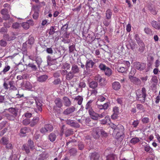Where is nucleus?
I'll return each mask as SVG.
<instances>
[{
  "label": "nucleus",
  "mask_w": 160,
  "mask_h": 160,
  "mask_svg": "<svg viewBox=\"0 0 160 160\" xmlns=\"http://www.w3.org/2000/svg\"><path fill=\"white\" fill-rule=\"evenodd\" d=\"M110 126L113 131L112 135L119 141H122L124 137L123 133L124 128L123 126L121 124L116 125L113 123H111Z\"/></svg>",
  "instance_id": "obj_1"
},
{
  "label": "nucleus",
  "mask_w": 160,
  "mask_h": 160,
  "mask_svg": "<svg viewBox=\"0 0 160 160\" xmlns=\"http://www.w3.org/2000/svg\"><path fill=\"white\" fill-rule=\"evenodd\" d=\"M146 92L145 88H142L141 90H138L136 92L137 99L141 103H144L147 95Z\"/></svg>",
  "instance_id": "obj_2"
},
{
  "label": "nucleus",
  "mask_w": 160,
  "mask_h": 160,
  "mask_svg": "<svg viewBox=\"0 0 160 160\" xmlns=\"http://www.w3.org/2000/svg\"><path fill=\"white\" fill-rule=\"evenodd\" d=\"M53 130V127L50 124H45L44 127H42L40 129V132L43 134H45L52 131Z\"/></svg>",
  "instance_id": "obj_3"
},
{
  "label": "nucleus",
  "mask_w": 160,
  "mask_h": 160,
  "mask_svg": "<svg viewBox=\"0 0 160 160\" xmlns=\"http://www.w3.org/2000/svg\"><path fill=\"white\" fill-rule=\"evenodd\" d=\"M55 105L53 106V110L55 112H59L60 108L62 106V100L59 98H56L54 101Z\"/></svg>",
  "instance_id": "obj_4"
},
{
  "label": "nucleus",
  "mask_w": 160,
  "mask_h": 160,
  "mask_svg": "<svg viewBox=\"0 0 160 160\" xmlns=\"http://www.w3.org/2000/svg\"><path fill=\"white\" fill-rule=\"evenodd\" d=\"M95 63L92 60H88L86 62L85 67L86 68V71L87 72L90 73L91 70L90 69V68H92Z\"/></svg>",
  "instance_id": "obj_5"
},
{
  "label": "nucleus",
  "mask_w": 160,
  "mask_h": 160,
  "mask_svg": "<svg viewBox=\"0 0 160 160\" xmlns=\"http://www.w3.org/2000/svg\"><path fill=\"white\" fill-rule=\"evenodd\" d=\"M135 68L140 71L143 70L145 68V65L142 63L136 62L134 63Z\"/></svg>",
  "instance_id": "obj_6"
},
{
  "label": "nucleus",
  "mask_w": 160,
  "mask_h": 160,
  "mask_svg": "<svg viewBox=\"0 0 160 160\" xmlns=\"http://www.w3.org/2000/svg\"><path fill=\"white\" fill-rule=\"evenodd\" d=\"M76 110V108L73 106L68 108L65 109L63 112V113L65 115H68L72 113Z\"/></svg>",
  "instance_id": "obj_7"
},
{
  "label": "nucleus",
  "mask_w": 160,
  "mask_h": 160,
  "mask_svg": "<svg viewBox=\"0 0 160 160\" xmlns=\"http://www.w3.org/2000/svg\"><path fill=\"white\" fill-rule=\"evenodd\" d=\"M129 78L130 81L138 85L141 83V81L138 78L133 77L129 74Z\"/></svg>",
  "instance_id": "obj_8"
},
{
  "label": "nucleus",
  "mask_w": 160,
  "mask_h": 160,
  "mask_svg": "<svg viewBox=\"0 0 160 160\" xmlns=\"http://www.w3.org/2000/svg\"><path fill=\"white\" fill-rule=\"evenodd\" d=\"M144 144L143 145L144 146V150L145 151L148 152L151 154H152L153 153V151L152 148L148 144L144 142Z\"/></svg>",
  "instance_id": "obj_9"
},
{
  "label": "nucleus",
  "mask_w": 160,
  "mask_h": 160,
  "mask_svg": "<svg viewBox=\"0 0 160 160\" xmlns=\"http://www.w3.org/2000/svg\"><path fill=\"white\" fill-rule=\"evenodd\" d=\"M39 116L34 117L32 120L30 121V126L33 127L38 124L39 121Z\"/></svg>",
  "instance_id": "obj_10"
},
{
  "label": "nucleus",
  "mask_w": 160,
  "mask_h": 160,
  "mask_svg": "<svg viewBox=\"0 0 160 160\" xmlns=\"http://www.w3.org/2000/svg\"><path fill=\"white\" fill-rule=\"evenodd\" d=\"M89 113L92 119L94 120H98V114L95 112L93 110L90 111Z\"/></svg>",
  "instance_id": "obj_11"
},
{
  "label": "nucleus",
  "mask_w": 160,
  "mask_h": 160,
  "mask_svg": "<svg viewBox=\"0 0 160 160\" xmlns=\"http://www.w3.org/2000/svg\"><path fill=\"white\" fill-rule=\"evenodd\" d=\"M89 157L90 160H98L100 156L98 153L94 152L91 153Z\"/></svg>",
  "instance_id": "obj_12"
},
{
  "label": "nucleus",
  "mask_w": 160,
  "mask_h": 160,
  "mask_svg": "<svg viewBox=\"0 0 160 160\" xmlns=\"http://www.w3.org/2000/svg\"><path fill=\"white\" fill-rule=\"evenodd\" d=\"M71 71L74 74L78 73L80 72L79 68L77 65L73 64L72 65Z\"/></svg>",
  "instance_id": "obj_13"
},
{
  "label": "nucleus",
  "mask_w": 160,
  "mask_h": 160,
  "mask_svg": "<svg viewBox=\"0 0 160 160\" xmlns=\"http://www.w3.org/2000/svg\"><path fill=\"white\" fill-rule=\"evenodd\" d=\"M100 130L101 129L98 128L94 129L93 136L94 138H97L99 137L100 134L99 132H100Z\"/></svg>",
  "instance_id": "obj_14"
},
{
  "label": "nucleus",
  "mask_w": 160,
  "mask_h": 160,
  "mask_svg": "<svg viewBox=\"0 0 160 160\" xmlns=\"http://www.w3.org/2000/svg\"><path fill=\"white\" fill-rule=\"evenodd\" d=\"M152 26L156 29H160V22L153 21L151 22Z\"/></svg>",
  "instance_id": "obj_15"
},
{
  "label": "nucleus",
  "mask_w": 160,
  "mask_h": 160,
  "mask_svg": "<svg viewBox=\"0 0 160 160\" xmlns=\"http://www.w3.org/2000/svg\"><path fill=\"white\" fill-rule=\"evenodd\" d=\"M62 99L64 105L66 107H69L71 105V102L70 99L67 97H64Z\"/></svg>",
  "instance_id": "obj_16"
},
{
  "label": "nucleus",
  "mask_w": 160,
  "mask_h": 160,
  "mask_svg": "<svg viewBox=\"0 0 160 160\" xmlns=\"http://www.w3.org/2000/svg\"><path fill=\"white\" fill-rule=\"evenodd\" d=\"M112 88L115 90H118L121 88V85L119 82H114L112 84Z\"/></svg>",
  "instance_id": "obj_17"
},
{
  "label": "nucleus",
  "mask_w": 160,
  "mask_h": 160,
  "mask_svg": "<svg viewBox=\"0 0 160 160\" xmlns=\"http://www.w3.org/2000/svg\"><path fill=\"white\" fill-rule=\"evenodd\" d=\"M66 123L71 126L78 127L79 125L77 123L74 122L72 120L67 119L66 121Z\"/></svg>",
  "instance_id": "obj_18"
},
{
  "label": "nucleus",
  "mask_w": 160,
  "mask_h": 160,
  "mask_svg": "<svg viewBox=\"0 0 160 160\" xmlns=\"http://www.w3.org/2000/svg\"><path fill=\"white\" fill-rule=\"evenodd\" d=\"M48 77L46 75H43L37 77V81L40 82H45L48 78Z\"/></svg>",
  "instance_id": "obj_19"
},
{
  "label": "nucleus",
  "mask_w": 160,
  "mask_h": 160,
  "mask_svg": "<svg viewBox=\"0 0 160 160\" xmlns=\"http://www.w3.org/2000/svg\"><path fill=\"white\" fill-rule=\"evenodd\" d=\"M27 67L30 68L33 71H37L38 69V66L37 67L33 62H30L27 65Z\"/></svg>",
  "instance_id": "obj_20"
},
{
  "label": "nucleus",
  "mask_w": 160,
  "mask_h": 160,
  "mask_svg": "<svg viewBox=\"0 0 160 160\" xmlns=\"http://www.w3.org/2000/svg\"><path fill=\"white\" fill-rule=\"evenodd\" d=\"M9 139L7 137H3L0 140V143L1 144L5 145L8 142H9Z\"/></svg>",
  "instance_id": "obj_21"
},
{
  "label": "nucleus",
  "mask_w": 160,
  "mask_h": 160,
  "mask_svg": "<svg viewBox=\"0 0 160 160\" xmlns=\"http://www.w3.org/2000/svg\"><path fill=\"white\" fill-rule=\"evenodd\" d=\"M112 10L110 9H108L107 10L105 13L106 18L108 19H111L112 15Z\"/></svg>",
  "instance_id": "obj_22"
},
{
  "label": "nucleus",
  "mask_w": 160,
  "mask_h": 160,
  "mask_svg": "<svg viewBox=\"0 0 160 160\" xmlns=\"http://www.w3.org/2000/svg\"><path fill=\"white\" fill-rule=\"evenodd\" d=\"M56 138V135L53 132L51 133L48 136V139L52 142L55 141Z\"/></svg>",
  "instance_id": "obj_23"
},
{
  "label": "nucleus",
  "mask_w": 160,
  "mask_h": 160,
  "mask_svg": "<svg viewBox=\"0 0 160 160\" xmlns=\"http://www.w3.org/2000/svg\"><path fill=\"white\" fill-rule=\"evenodd\" d=\"M35 101L36 105V108L35 109L37 110L36 112H37V110H38V111L41 112L42 110V104L38 100H36Z\"/></svg>",
  "instance_id": "obj_24"
},
{
  "label": "nucleus",
  "mask_w": 160,
  "mask_h": 160,
  "mask_svg": "<svg viewBox=\"0 0 160 160\" xmlns=\"http://www.w3.org/2000/svg\"><path fill=\"white\" fill-rule=\"evenodd\" d=\"M20 136H23L26 133L28 132V128L26 127L22 128L20 129Z\"/></svg>",
  "instance_id": "obj_25"
},
{
  "label": "nucleus",
  "mask_w": 160,
  "mask_h": 160,
  "mask_svg": "<svg viewBox=\"0 0 160 160\" xmlns=\"http://www.w3.org/2000/svg\"><path fill=\"white\" fill-rule=\"evenodd\" d=\"M110 120V117L108 115L106 116L104 119L100 121V123L102 124H106Z\"/></svg>",
  "instance_id": "obj_26"
},
{
  "label": "nucleus",
  "mask_w": 160,
  "mask_h": 160,
  "mask_svg": "<svg viewBox=\"0 0 160 160\" xmlns=\"http://www.w3.org/2000/svg\"><path fill=\"white\" fill-rule=\"evenodd\" d=\"M139 48L138 51L140 53H143L145 49V45L143 42H141L138 44Z\"/></svg>",
  "instance_id": "obj_27"
},
{
  "label": "nucleus",
  "mask_w": 160,
  "mask_h": 160,
  "mask_svg": "<svg viewBox=\"0 0 160 160\" xmlns=\"http://www.w3.org/2000/svg\"><path fill=\"white\" fill-rule=\"evenodd\" d=\"M74 74L71 71L68 72L66 76V79L68 80H71L73 78Z\"/></svg>",
  "instance_id": "obj_28"
},
{
  "label": "nucleus",
  "mask_w": 160,
  "mask_h": 160,
  "mask_svg": "<svg viewBox=\"0 0 160 160\" xmlns=\"http://www.w3.org/2000/svg\"><path fill=\"white\" fill-rule=\"evenodd\" d=\"M36 62L37 63L38 67L39 68L42 62V60L41 58L40 57L38 56H35V60Z\"/></svg>",
  "instance_id": "obj_29"
},
{
  "label": "nucleus",
  "mask_w": 160,
  "mask_h": 160,
  "mask_svg": "<svg viewBox=\"0 0 160 160\" xmlns=\"http://www.w3.org/2000/svg\"><path fill=\"white\" fill-rule=\"evenodd\" d=\"M89 86L90 88L94 89L98 87V83L95 81H92L89 83Z\"/></svg>",
  "instance_id": "obj_30"
},
{
  "label": "nucleus",
  "mask_w": 160,
  "mask_h": 160,
  "mask_svg": "<svg viewBox=\"0 0 160 160\" xmlns=\"http://www.w3.org/2000/svg\"><path fill=\"white\" fill-rule=\"evenodd\" d=\"M8 111L11 113L14 116H16L17 115L18 110L15 108H11L8 109Z\"/></svg>",
  "instance_id": "obj_31"
},
{
  "label": "nucleus",
  "mask_w": 160,
  "mask_h": 160,
  "mask_svg": "<svg viewBox=\"0 0 160 160\" xmlns=\"http://www.w3.org/2000/svg\"><path fill=\"white\" fill-rule=\"evenodd\" d=\"M104 71L105 75L108 76H110L112 74V70L111 69L107 67Z\"/></svg>",
  "instance_id": "obj_32"
},
{
  "label": "nucleus",
  "mask_w": 160,
  "mask_h": 160,
  "mask_svg": "<svg viewBox=\"0 0 160 160\" xmlns=\"http://www.w3.org/2000/svg\"><path fill=\"white\" fill-rule=\"evenodd\" d=\"M92 101H89L88 102L85 106V109L88 110V112L91 110H93L92 107Z\"/></svg>",
  "instance_id": "obj_33"
},
{
  "label": "nucleus",
  "mask_w": 160,
  "mask_h": 160,
  "mask_svg": "<svg viewBox=\"0 0 160 160\" xmlns=\"http://www.w3.org/2000/svg\"><path fill=\"white\" fill-rule=\"evenodd\" d=\"M56 29V27L55 26H51L50 27L49 29L48 30V34L50 35H53L55 32V30Z\"/></svg>",
  "instance_id": "obj_34"
},
{
  "label": "nucleus",
  "mask_w": 160,
  "mask_h": 160,
  "mask_svg": "<svg viewBox=\"0 0 160 160\" xmlns=\"http://www.w3.org/2000/svg\"><path fill=\"white\" fill-rule=\"evenodd\" d=\"M40 6L39 5H33L32 8V12H39Z\"/></svg>",
  "instance_id": "obj_35"
},
{
  "label": "nucleus",
  "mask_w": 160,
  "mask_h": 160,
  "mask_svg": "<svg viewBox=\"0 0 160 160\" xmlns=\"http://www.w3.org/2000/svg\"><path fill=\"white\" fill-rule=\"evenodd\" d=\"M128 69L125 67L118 66L117 68V71L121 72H124L126 71Z\"/></svg>",
  "instance_id": "obj_36"
},
{
  "label": "nucleus",
  "mask_w": 160,
  "mask_h": 160,
  "mask_svg": "<svg viewBox=\"0 0 160 160\" xmlns=\"http://www.w3.org/2000/svg\"><path fill=\"white\" fill-rule=\"evenodd\" d=\"M111 22V19H108L106 18L103 20V23L105 26L108 27L109 26Z\"/></svg>",
  "instance_id": "obj_37"
},
{
  "label": "nucleus",
  "mask_w": 160,
  "mask_h": 160,
  "mask_svg": "<svg viewBox=\"0 0 160 160\" xmlns=\"http://www.w3.org/2000/svg\"><path fill=\"white\" fill-rule=\"evenodd\" d=\"M75 100L78 101V104L80 105L82 103L83 101V98L81 96H78L75 98Z\"/></svg>",
  "instance_id": "obj_38"
},
{
  "label": "nucleus",
  "mask_w": 160,
  "mask_h": 160,
  "mask_svg": "<svg viewBox=\"0 0 160 160\" xmlns=\"http://www.w3.org/2000/svg\"><path fill=\"white\" fill-rule=\"evenodd\" d=\"M130 45L131 47V49L134 50L136 47L137 44L136 43L132 40H131L130 42Z\"/></svg>",
  "instance_id": "obj_39"
},
{
  "label": "nucleus",
  "mask_w": 160,
  "mask_h": 160,
  "mask_svg": "<svg viewBox=\"0 0 160 160\" xmlns=\"http://www.w3.org/2000/svg\"><path fill=\"white\" fill-rule=\"evenodd\" d=\"M27 145L31 149H33L34 146L33 142L30 139L28 140Z\"/></svg>",
  "instance_id": "obj_40"
},
{
  "label": "nucleus",
  "mask_w": 160,
  "mask_h": 160,
  "mask_svg": "<svg viewBox=\"0 0 160 160\" xmlns=\"http://www.w3.org/2000/svg\"><path fill=\"white\" fill-rule=\"evenodd\" d=\"M73 132L71 129H68L66 130L65 134L66 137H68L73 134Z\"/></svg>",
  "instance_id": "obj_41"
},
{
  "label": "nucleus",
  "mask_w": 160,
  "mask_h": 160,
  "mask_svg": "<svg viewBox=\"0 0 160 160\" xmlns=\"http://www.w3.org/2000/svg\"><path fill=\"white\" fill-rule=\"evenodd\" d=\"M114 155L113 154H111L106 156V160H114Z\"/></svg>",
  "instance_id": "obj_42"
},
{
  "label": "nucleus",
  "mask_w": 160,
  "mask_h": 160,
  "mask_svg": "<svg viewBox=\"0 0 160 160\" xmlns=\"http://www.w3.org/2000/svg\"><path fill=\"white\" fill-rule=\"evenodd\" d=\"M69 22H68L66 24L63 25L61 28V32L63 31L64 32H67L69 24Z\"/></svg>",
  "instance_id": "obj_43"
},
{
  "label": "nucleus",
  "mask_w": 160,
  "mask_h": 160,
  "mask_svg": "<svg viewBox=\"0 0 160 160\" xmlns=\"http://www.w3.org/2000/svg\"><path fill=\"white\" fill-rule=\"evenodd\" d=\"M23 148L22 149V150L24 151H25L26 153L28 154L30 152L29 147L27 144L23 145Z\"/></svg>",
  "instance_id": "obj_44"
},
{
  "label": "nucleus",
  "mask_w": 160,
  "mask_h": 160,
  "mask_svg": "<svg viewBox=\"0 0 160 160\" xmlns=\"http://www.w3.org/2000/svg\"><path fill=\"white\" fill-rule=\"evenodd\" d=\"M69 152L71 156H74L76 155L77 151L76 149L72 148L70 150Z\"/></svg>",
  "instance_id": "obj_45"
},
{
  "label": "nucleus",
  "mask_w": 160,
  "mask_h": 160,
  "mask_svg": "<svg viewBox=\"0 0 160 160\" xmlns=\"http://www.w3.org/2000/svg\"><path fill=\"white\" fill-rule=\"evenodd\" d=\"M137 108L140 110V111L144 112L145 111V109L143 106L141 104H137L136 106Z\"/></svg>",
  "instance_id": "obj_46"
},
{
  "label": "nucleus",
  "mask_w": 160,
  "mask_h": 160,
  "mask_svg": "<svg viewBox=\"0 0 160 160\" xmlns=\"http://www.w3.org/2000/svg\"><path fill=\"white\" fill-rule=\"evenodd\" d=\"M10 67L9 66H7L5 67L3 70L0 73V74H1L2 73H3L4 74H5L10 69Z\"/></svg>",
  "instance_id": "obj_47"
},
{
  "label": "nucleus",
  "mask_w": 160,
  "mask_h": 160,
  "mask_svg": "<svg viewBox=\"0 0 160 160\" xmlns=\"http://www.w3.org/2000/svg\"><path fill=\"white\" fill-rule=\"evenodd\" d=\"M12 22V20L11 19L10 21L9 22H4L3 23L4 26L6 28H10L11 26Z\"/></svg>",
  "instance_id": "obj_48"
},
{
  "label": "nucleus",
  "mask_w": 160,
  "mask_h": 160,
  "mask_svg": "<svg viewBox=\"0 0 160 160\" xmlns=\"http://www.w3.org/2000/svg\"><path fill=\"white\" fill-rule=\"evenodd\" d=\"M22 26L25 29H27L29 27V25L27 22H22Z\"/></svg>",
  "instance_id": "obj_49"
},
{
  "label": "nucleus",
  "mask_w": 160,
  "mask_h": 160,
  "mask_svg": "<svg viewBox=\"0 0 160 160\" xmlns=\"http://www.w3.org/2000/svg\"><path fill=\"white\" fill-rule=\"evenodd\" d=\"M31 121L29 119L26 118L22 121V123L24 125H27L29 124H30Z\"/></svg>",
  "instance_id": "obj_50"
},
{
  "label": "nucleus",
  "mask_w": 160,
  "mask_h": 160,
  "mask_svg": "<svg viewBox=\"0 0 160 160\" xmlns=\"http://www.w3.org/2000/svg\"><path fill=\"white\" fill-rule=\"evenodd\" d=\"M134 38L136 40L137 43L138 44L140 43L141 42H143L140 39L139 35L138 34H135L134 36Z\"/></svg>",
  "instance_id": "obj_51"
},
{
  "label": "nucleus",
  "mask_w": 160,
  "mask_h": 160,
  "mask_svg": "<svg viewBox=\"0 0 160 160\" xmlns=\"http://www.w3.org/2000/svg\"><path fill=\"white\" fill-rule=\"evenodd\" d=\"M141 121L143 124H146L149 122V119L147 117L142 118L141 119Z\"/></svg>",
  "instance_id": "obj_52"
},
{
  "label": "nucleus",
  "mask_w": 160,
  "mask_h": 160,
  "mask_svg": "<svg viewBox=\"0 0 160 160\" xmlns=\"http://www.w3.org/2000/svg\"><path fill=\"white\" fill-rule=\"evenodd\" d=\"M100 133L102 136L104 137H107L108 135V133L102 129H101Z\"/></svg>",
  "instance_id": "obj_53"
},
{
  "label": "nucleus",
  "mask_w": 160,
  "mask_h": 160,
  "mask_svg": "<svg viewBox=\"0 0 160 160\" xmlns=\"http://www.w3.org/2000/svg\"><path fill=\"white\" fill-rule=\"evenodd\" d=\"M139 140L138 138H133L131 140L132 143L135 144L139 142Z\"/></svg>",
  "instance_id": "obj_54"
},
{
  "label": "nucleus",
  "mask_w": 160,
  "mask_h": 160,
  "mask_svg": "<svg viewBox=\"0 0 160 160\" xmlns=\"http://www.w3.org/2000/svg\"><path fill=\"white\" fill-rule=\"evenodd\" d=\"M7 45L6 41L5 40L2 39L0 41V45L2 47H5Z\"/></svg>",
  "instance_id": "obj_55"
},
{
  "label": "nucleus",
  "mask_w": 160,
  "mask_h": 160,
  "mask_svg": "<svg viewBox=\"0 0 160 160\" xmlns=\"http://www.w3.org/2000/svg\"><path fill=\"white\" fill-rule=\"evenodd\" d=\"M5 145L6 148L8 149H11L13 148V145L11 143L8 142Z\"/></svg>",
  "instance_id": "obj_56"
},
{
  "label": "nucleus",
  "mask_w": 160,
  "mask_h": 160,
  "mask_svg": "<svg viewBox=\"0 0 160 160\" xmlns=\"http://www.w3.org/2000/svg\"><path fill=\"white\" fill-rule=\"evenodd\" d=\"M123 63L126 66L125 67L127 69H128L130 66V64L128 61H123Z\"/></svg>",
  "instance_id": "obj_57"
},
{
  "label": "nucleus",
  "mask_w": 160,
  "mask_h": 160,
  "mask_svg": "<svg viewBox=\"0 0 160 160\" xmlns=\"http://www.w3.org/2000/svg\"><path fill=\"white\" fill-rule=\"evenodd\" d=\"M106 114V112H104L100 114H98V120L105 117Z\"/></svg>",
  "instance_id": "obj_58"
},
{
  "label": "nucleus",
  "mask_w": 160,
  "mask_h": 160,
  "mask_svg": "<svg viewBox=\"0 0 160 160\" xmlns=\"http://www.w3.org/2000/svg\"><path fill=\"white\" fill-rule=\"evenodd\" d=\"M20 25L17 22H15L13 24L12 27L13 28L17 29L20 27Z\"/></svg>",
  "instance_id": "obj_59"
},
{
  "label": "nucleus",
  "mask_w": 160,
  "mask_h": 160,
  "mask_svg": "<svg viewBox=\"0 0 160 160\" xmlns=\"http://www.w3.org/2000/svg\"><path fill=\"white\" fill-rule=\"evenodd\" d=\"M84 146L83 144L81 142H79L78 144V148L79 150H82L84 148Z\"/></svg>",
  "instance_id": "obj_60"
},
{
  "label": "nucleus",
  "mask_w": 160,
  "mask_h": 160,
  "mask_svg": "<svg viewBox=\"0 0 160 160\" xmlns=\"http://www.w3.org/2000/svg\"><path fill=\"white\" fill-rule=\"evenodd\" d=\"M99 68L101 70L104 71L107 67L105 64L100 63L99 66Z\"/></svg>",
  "instance_id": "obj_61"
},
{
  "label": "nucleus",
  "mask_w": 160,
  "mask_h": 160,
  "mask_svg": "<svg viewBox=\"0 0 160 160\" xmlns=\"http://www.w3.org/2000/svg\"><path fill=\"white\" fill-rule=\"evenodd\" d=\"M34 38L32 37H30L27 41V43L30 45H32L34 43Z\"/></svg>",
  "instance_id": "obj_62"
},
{
  "label": "nucleus",
  "mask_w": 160,
  "mask_h": 160,
  "mask_svg": "<svg viewBox=\"0 0 160 160\" xmlns=\"http://www.w3.org/2000/svg\"><path fill=\"white\" fill-rule=\"evenodd\" d=\"M69 51L70 52H73L75 49V47L73 45H70L69 47Z\"/></svg>",
  "instance_id": "obj_63"
},
{
  "label": "nucleus",
  "mask_w": 160,
  "mask_h": 160,
  "mask_svg": "<svg viewBox=\"0 0 160 160\" xmlns=\"http://www.w3.org/2000/svg\"><path fill=\"white\" fill-rule=\"evenodd\" d=\"M1 13L3 15L8 13V10L6 8L3 9L1 11Z\"/></svg>",
  "instance_id": "obj_64"
}]
</instances>
